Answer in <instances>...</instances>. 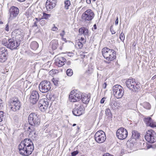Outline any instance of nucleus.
<instances>
[{
	"instance_id": "59",
	"label": "nucleus",
	"mask_w": 156,
	"mask_h": 156,
	"mask_svg": "<svg viewBox=\"0 0 156 156\" xmlns=\"http://www.w3.org/2000/svg\"><path fill=\"white\" fill-rule=\"evenodd\" d=\"M84 40V38H83L81 37V39L80 40H79L78 41H81L82 42V41H83Z\"/></svg>"
},
{
	"instance_id": "48",
	"label": "nucleus",
	"mask_w": 156,
	"mask_h": 156,
	"mask_svg": "<svg viewBox=\"0 0 156 156\" xmlns=\"http://www.w3.org/2000/svg\"><path fill=\"white\" fill-rule=\"evenodd\" d=\"M31 134H30L29 135L30 136V137H32L31 136L32 134H34V136L33 135L32 136L34 138H36L37 136V135L36 134V133L34 132V131H32V132H31Z\"/></svg>"
},
{
	"instance_id": "25",
	"label": "nucleus",
	"mask_w": 156,
	"mask_h": 156,
	"mask_svg": "<svg viewBox=\"0 0 156 156\" xmlns=\"http://www.w3.org/2000/svg\"><path fill=\"white\" fill-rule=\"evenodd\" d=\"M51 44L53 50L56 49L58 46V41L56 40H53L51 43Z\"/></svg>"
},
{
	"instance_id": "7",
	"label": "nucleus",
	"mask_w": 156,
	"mask_h": 156,
	"mask_svg": "<svg viewBox=\"0 0 156 156\" xmlns=\"http://www.w3.org/2000/svg\"><path fill=\"white\" fill-rule=\"evenodd\" d=\"M156 133L154 130L152 129L149 130L145 135L144 138L147 142L153 143L156 141Z\"/></svg>"
},
{
	"instance_id": "43",
	"label": "nucleus",
	"mask_w": 156,
	"mask_h": 156,
	"mask_svg": "<svg viewBox=\"0 0 156 156\" xmlns=\"http://www.w3.org/2000/svg\"><path fill=\"white\" fill-rule=\"evenodd\" d=\"M84 32L83 33V34L84 36L88 35V32H89L87 28H86L85 27H84Z\"/></svg>"
},
{
	"instance_id": "56",
	"label": "nucleus",
	"mask_w": 156,
	"mask_h": 156,
	"mask_svg": "<svg viewBox=\"0 0 156 156\" xmlns=\"http://www.w3.org/2000/svg\"><path fill=\"white\" fill-rule=\"evenodd\" d=\"M107 86V84L106 83H104L102 86V87L104 89L106 88Z\"/></svg>"
},
{
	"instance_id": "24",
	"label": "nucleus",
	"mask_w": 156,
	"mask_h": 156,
	"mask_svg": "<svg viewBox=\"0 0 156 156\" xmlns=\"http://www.w3.org/2000/svg\"><path fill=\"white\" fill-rule=\"evenodd\" d=\"M93 71V67L91 65H89L88 69L86 70L85 74L86 75H89L91 74Z\"/></svg>"
},
{
	"instance_id": "16",
	"label": "nucleus",
	"mask_w": 156,
	"mask_h": 156,
	"mask_svg": "<svg viewBox=\"0 0 156 156\" xmlns=\"http://www.w3.org/2000/svg\"><path fill=\"white\" fill-rule=\"evenodd\" d=\"M84 108L82 105H80L79 107H76L73 110V114L76 116H80L84 113Z\"/></svg>"
},
{
	"instance_id": "5",
	"label": "nucleus",
	"mask_w": 156,
	"mask_h": 156,
	"mask_svg": "<svg viewBox=\"0 0 156 156\" xmlns=\"http://www.w3.org/2000/svg\"><path fill=\"white\" fill-rule=\"evenodd\" d=\"M51 86V84L49 81L45 80L40 83L39 86V89L41 92L45 93L50 90Z\"/></svg>"
},
{
	"instance_id": "21",
	"label": "nucleus",
	"mask_w": 156,
	"mask_h": 156,
	"mask_svg": "<svg viewBox=\"0 0 156 156\" xmlns=\"http://www.w3.org/2000/svg\"><path fill=\"white\" fill-rule=\"evenodd\" d=\"M109 106L112 109L115 110L116 109L117 106V103L116 102L115 99V98H112L111 99Z\"/></svg>"
},
{
	"instance_id": "23",
	"label": "nucleus",
	"mask_w": 156,
	"mask_h": 156,
	"mask_svg": "<svg viewBox=\"0 0 156 156\" xmlns=\"http://www.w3.org/2000/svg\"><path fill=\"white\" fill-rule=\"evenodd\" d=\"M38 44L36 41L32 42L30 45V47L31 48L34 50H36L38 47Z\"/></svg>"
},
{
	"instance_id": "61",
	"label": "nucleus",
	"mask_w": 156,
	"mask_h": 156,
	"mask_svg": "<svg viewBox=\"0 0 156 156\" xmlns=\"http://www.w3.org/2000/svg\"><path fill=\"white\" fill-rule=\"evenodd\" d=\"M18 1L20 2H23V1H25L26 0H17Z\"/></svg>"
},
{
	"instance_id": "39",
	"label": "nucleus",
	"mask_w": 156,
	"mask_h": 156,
	"mask_svg": "<svg viewBox=\"0 0 156 156\" xmlns=\"http://www.w3.org/2000/svg\"><path fill=\"white\" fill-rule=\"evenodd\" d=\"M144 107L147 109H150L151 108V106L149 103L146 102L144 104Z\"/></svg>"
},
{
	"instance_id": "29",
	"label": "nucleus",
	"mask_w": 156,
	"mask_h": 156,
	"mask_svg": "<svg viewBox=\"0 0 156 156\" xmlns=\"http://www.w3.org/2000/svg\"><path fill=\"white\" fill-rule=\"evenodd\" d=\"M38 106L40 110L43 112L45 111L48 108L46 106H43L41 105V103H39Z\"/></svg>"
},
{
	"instance_id": "40",
	"label": "nucleus",
	"mask_w": 156,
	"mask_h": 156,
	"mask_svg": "<svg viewBox=\"0 0 156 156\" xmlns=\"http://www.w3.org/2000/svg\"><path fill=\"white\" fill-rule=\"evenodd\" d=\"M52 81L55 85L57 86L59 81L57 79L55 78H53L52 79Z\"/></svg>"
},
{
	"instance_id": "54",
	"label": "nucleus",
	"mask_w": 156,
	"mask_h": 156,
	"mask_svg": "<svg viewBox=\"0 0 156 156\" xmlns=\"http://www.w3.org/2000/svg\"><path fill=\"white\" fill-rule=\"evenodd\" d=\"M103 156H113V155H111L108 153H106L104 154Z\"/></svg>"
},
{
	"instance_id": "30",
	"label": "nucleus",
	"mask_w": 156,
	"mask_h": 156,
	"mask_svg": "<svg viewBox=\"0 0 156 156\" xmlns=\"http://www.w3.org/2000/svg\"><path fill=\"white\" fill-rule=\"evenodd\" d=\"M39 103H41L43 106H46L47 108L48 107V102L47 99H41L39 101Z\"/></svg>"
},
{
	"instance_id": "35",
	"label": "nucleus",
	"mask_w": 156,
	"mask_h": 156,
	"mask_svg": "<svg viewBox=\"0 0 156 156\" xmlns=\"http://www.w3.org/2000/svg\"><path fill=\"white\" fill-rule=\"evenodd\" d=\"M66 73L67 76H70L73 75V70L71 69H69L66 70Z\"/></svg>"
},
{
	"instance_id": "53",
	"label": "nucleus",
	"mask_w": 156,
	"mask_h": 156,
	"mask_svg": "<svg viewBox=\"0 0 156 156\" xmlns=\"http://www.w3.org/2000/svg\"><path fill=\"white\" fill-rule=\"evenodd\" d=\"M65 32L64 30H63L62 31V33L60 34V35L61 37H63L64 34H65Z\"/></svg>"
},
{
	"instance_id": "52",
	"label": "nucleus",
	"mask_w": 156,
	"mask_h": 156,
	"mask_svg": "<svg viewBox=\"0 0 156 156\" xmlns=\"http://www.w3.org/2000/svg\"><path fill=\"white\" fill-rule=\"evenodd\" d=\"M42 19H41L40 18H35V20L38 23V22H40V21H41V20Z\"/></svg>"
},
{
	"instance_id": "63",
	"label": "nucleus",
	"mask_w": 156,
	"mask_h": 156,
	"mask_svg": "<svg viewBox=\"0 0 156 156\" xmlns=\"http://www.w3.org/2000/svg\"><path fill=\"white\" fill-rule=\"evenodd\" d=\"M76 124H75V123H74L73 124V126H76Z\"/></svg>"
},
{
	"instance_id": "42",
	"label": "nucleus",
	"mask_w": 156,
	"mask_h": 156,
	"mask_svg": "<svg viewBox=\"0 0 156 156\" xmlns=\"http://www.w3.org/2000/svg\"><path fill=\"white\" fill-rule=\"evenodd\" d=\"M4 112L2 111H0V122L2 121L4 117Z\"/></svg>"
},
{
	"instance_id": "44",
	"label": "nucleus",
	"mask_w": 156,
	"mask_h": 156,
	"mask_svg": "<svg viewBox=\"0 0 156 156\" xmlns=\"http://www.w3.org/2000/svg\"><path fill=\"white\" fill-rule=\"evenodd\" d=\"M110 31L111 32L112 34H115V32L113 29V25H111L110 27Z\"/></svg>"
},
{
	"instance_id": "8",
	"label": "nucleus",
	"mask_w": 156,
	"mask_h": 156,
	"mask_svg": "<svg viewBox=\"0 0 156 156\" xmlns=\"http://www.w3.org/2000/svg\"><path fill=\"white\" fill-rule=\"evenodd\" d=\"M94 14L90 9H88L83 13L82 15V19L85 22L91 21L94 18Z\"/></svg>"
},
{
	"instance_id": "10",
	"label": "nucleus",
	"mask_w": 156,
	"mask_h": 156,
	"mask_svg": "<svg viewBox=\"0 0 156 156\" xmlns=\"http://www.w3.org/2000/svg\"><path fill=\"white\" fill-rule=\"evenodd\" d=\"M19 9L16 7L13 6L10 8L8 13V20L9 21L16 17L19 13Z\"/></svg>"
},
{
	"instance_id": "37",
	"label": "nucleus",
	"mask_w": 156,
	"mask_h": 156,
	"mask_svg": "<svg viewBox=\"0 0 156 156\" xmlns=\"http://www.w3.org/2000/svg\"><path fill=\"white\" fill-rule=\"evenodd\" d=\"M51 16V14L46 13L45 12L43 13V16L42 19H48Z\"/></svg>"
},
{
	"instance_id": "19",
	"label": "nucleus",
	"mask_w": 156,
	"mask_h": 156,
	"mask_svg": "<svg viewBox=\"0 0 156 156\" xmlns=\"http://www.w3.org/2000/svg\"><path fill=\"white\" fill-rule=\"evenodd\" d=\"M113 49H110L108 48H104L102 50V53L103 57L106 59L108 55H110Z\"/></svg>"
},
{
	"instance_id": "11",
	"label": "nucleus",
	"mask_w": 156,
	"mask_h": 156,
	"mask_svg": "<svg viewBox=\"0 0 156 156\" xmlns=\"http://www.w3.org/2000/svg\"><path fill=\"white\" fill-rule=\"evenodd\" d=\"M128 135V132L124 128H120L118 129L116 132L117 137L120 140L125 139Z\"/></svg>"
},
{
	"instance_id": "45",
	"label": "nucleus",
	"mask_w": 156,
	"mask_h": 156,
	"mask_svg": "<svg viewBox=\"0 0 156 156\" xmlns=\"http://www.w3.org/2000/svg\"><path fill=\"white\" fill-rule=\"evenodd\" d=\"M84 27H82L80 28L79 29V33L80 34H83V33L84 32Z\"/></svg>"
},
{
	"instance_id": "20",
	"label": "nucleus",
	"mask_w": 156,
	"mask_h": 156,
	"mask_svg": "<svg viewBox=\"0 0 156 156\" xmlns=\"http://www.w3.org/2000/svg\"><path fill=\"white\" fill-rule=\"evenodd\" d=\"M81 99L83 103L85 104H87L90 99V96H89L87 94H83L81 93Z\"/></svg>"
},
{
	"instance_id": "50",
	"label": "nucleus",
	"mask_w": 156,
	"mask_h": 156,
	"mask_svg": "<svg viewBox=\"0 0 156 156\" xmlns=\"http://www.w3.org/2000/svg\"><path fill=\"white\" fill-rule=\"evenodd\" d=\"M54 26L52 28V30L53 31H56L58 30L57 27H55V24H54Z\"/></svg>"
},
{
	"instance_id": "14",
	"label": "nucleus",
	"mask_w": 156,
	"mask_h": 156,
	"mask_svg": "<svg viewBox=\"0 0 156 156\" xmlns=\"http://www.w3.org/2000/svg\"><path fill=\"white\" fill-rule=\"evenodd\" d=\"M39 97L37 91L34 90L32 91L29 99L30 102L33 104H35L38 100Z\"/></svg>"
},
{
	"instance_id": "46",
	"label": "nucleus",
	"mask_w": 156,
	"mask_h": 156,
	"mask_svg": "<svg viewBox=\"0 0 156 156\" xmlns=\"http://www.w3.org/2000/svg\"><path fill=\"white\" fill-rule=\"evenodd\" d=\"M79 151H74L71 153V155L72 156H75L77 154H78Z\"/></svg>"
},
{
	"instance_id": "47",
	"label": "nucleus",
	"mask_w": 156,
	"mask_h": 156,
	"mask_svg": "<svg viewBox=\"0 0 156 156\" xmlns=\"http://www.w3.org/2000/svg\"><path fill=\"white\" fill-rule=\"evenodd\" d=\"M46 23V21L45 20H43L40 21V25L42 26H44Z\"/></svg>"
},
{
	"instance_id": "32",
	"label": "nucleus",
	"mask_w": 156,
	"mask_h": 156,
	"mask_svg": "<svg viewBox=\"0 0 156 156\" xmlns=\"http://www.w3.org/2000/svg\"><path fill=\"white\" fill-rule=\"evenodd\" d=\"M83 43L80 41H78L76 44L75 46L77 48H81L83 46Z\"/></svg>"
},
{
	"instance_id": "55",
	"label": "nucleus",
	"mask_w": 156,
	"mask_h": 156,
	"mask_svg": "<svg viewBox=\"0 0 156 156\" xmlns=\"http://www.w3.org/2000/svg\"><path fill=\"white\" fill-rule=\"evenodd\" d=\"M118 19H119L118 17H117L116 18V20L115 21V25H117L118 24V21H119Z\"/></svg>"
},
{
	"instance_id": "34",
	"label": "nucleus",
	"mask_w": 156,
	"mask_h": 156,
	"mask_svg": "<svg viewBox=\"0 0 156 156\" xmlns=\"http://www.w3.org/2000/svg\"><path fill=\"white\" fill-rule=\"evenodd\" d=\"M46 2L48 3V4H52V6L53 5L55 6L56 3V0H47Z\"/></svg>"
},
{
	"instance_id": "33",
	"label": "nucleus",
	"mask_w": 156,
	"mask_h": 156,
	"mask_svg": "<svg viewBox=\"0 0 156 156\" xmlns=\"http://www.w3.org/2000/svg\"><path fill=\"white\" fill-rule=\"evenodd\" d=\"M65 8L66 9H69V7L70 5V1L69 0H66L64 2Z\"/></svg>"
},
{
	"instance_id": "2",
	"label": "nucleus",
	"mask_w": 156,
	"mask_h": 156,
	"mask_svg": "<svg viewBox=\"0 0 156 156\" xmlns=\"http://www.w3.org/2000/svg\"><path fill=\"white\" fill-rule=\"evenodd\" d=\"M2 44L7 48L13 50L16 49L20 45V43L13 38H8L7 39L6 38H4L2 40Z\"/></svg>"
},
{
	"instance_id": "18",
	"label": "nucleus",
	"mask_w": 156,
	"mask_h": 156,
	"mask_svg": "<svg viewBox=\"0 0 156 156\" xmlns=\"http://www.w3.org/2000/svg\"><path fill=\"white\" fill-rule=\"evenodd\" d=\"M66 61V59L63 57L58 56L55 58L54 64L56 66L61 67L65 64Z\"/></svg>"
},
{
	"instance_id": "1",
	"label": "nucleus",
	"mask_w": 156,
	"mask_h": 156,
	"mask_svg": "<svg viewBox=\"0 0 156 156\" xmlns=\"http://www.w3.org/2000/svg\"><path fill=\"white\" fill-rule=\"evenodd\" d=\"M34 148L33 143L30 139H26L22 141L18 146L20 154L23 156L30 154Z\"/></svg>"
},
{
	"instance_id": "13",
	"label": "nucleus",
	"mask_w": 156,
	"mask_h": 156,
	"mask_svg": "<svg viewBox=\"0 0 156 156\" xmlns=\"http://www.w3.org/2000/svg\"><path fill=\"white\" fill-rule=\"evenodd\" d=\"M10 104L11 106L10 108L14 112L19 110L21 105L20 101L17 98L14 99L11 101Z\"/></svg>"
},
{
	"instance_id": "64",
	"label": "nucleus",
	"mask_w": 156,
	"mask_h": 156,
	"mask_svg": "<svg viewBox=\"0 0 156 156\" xmlns=\"http://www.w3.org/2000/svg\"><path fill=\"white\" fill-rule=\"evenodd\" d=\"M3 23V22L2 21H0V24H2Z\"/></svg>"
},
{
	"instance_id": "38",
	"label": "nucleus",
	"mask_w": 156,
	"mask_h": 156,
	"mask_svg": "<svg viewBox=\"0 0 156 156\" xmlns=\"http://www.w3.org/2000/svg\"><path fill=\"white\" fill-rule=\"evenodd\" d=\"M6 56L0 55V62H4L6 60Z\"/></svg>"
},
{
	"instance_id": "3",
	"label": "nucleus",
	"mask_w": 156,
	"mask_h": 156,
	"mask_svg": "<svg viewBox=\"0 0 156 156\" xmlns=\"http://www.w3.org/2000/svg\"><path fill=\"white\" fill-rule=\"evenodd\" d=\"M138 83L135 81L134 79H129L126 81L127 87L130 90L134 92L138 91L140 88Z\"/></svg>"
},
{
	"instance_id": "9",
	"label": "nucleus",
	"mask_w": 156,
	"mask_h": 156,
	"mask_svg": "<svg viewBox=\"0 0 156 156\" xmlns=\"http://www.w3.org/2000/svg\"><path fill=\"white\" fill-rule=\"evenodd\" d=\"M94 137L96 141L100 144L104 142L106 139L105 133L102 130H100L96 133Z\"/></svg>"
},
{
	"instance_id": "22",
	"label": "nucleus",
	"mask_w": 156,
	"mask_h": 156,
	"mask_svg": "<svg viewBox=\"0 0 156 156\" xmlns=\"http://www.w3.org/2000/svg\"><path fill=\"white\" fill-rule=\"evenodd\" d=\"M116 52L113 50L110 55H108L109 56L108 57L106 60L110 61H113L116 58Z\"/></svg>"
},
{
	"instance_id": "17",
	"label": "nucleus",
	"mask_w": 156,
	"mask_h": 156,
	"mask_svg": "<svg viewBox=\"0 0 156 156\" xmlns=\"http://www.w3.org/2000/svg\"><path fill=\"white\" fill-rule=\"evenodd\" d=\"M143 121L147 126L152 128L156 127V122L150 117L144 118Z\"/></svg>"
},
{
	"instance_id": "49",
	"label": "nucleus",
	"mask_w": 156,
	"mask_h": 156,
	"mask_svg": "<svg viewBox=\"0 0 156 156\" xmlns=\"http://www.w3.org/2000/svg\"><path fill=\"white\" fill-rule=\"evenodd\" d=\"M5 29L6 31H9V25L8 24H7L6 25Z\"/></svg>"
},
{
	"instance_id": "41",
	"label": "nucleus",
	"mask_w": 156,
	"mask_h": 156,
	"mask_svg": "<svg viewBox=\"0 0 156 156\" xmlns=\"http://www.w3.org/2000/svg\"><path fill=\"white\" fill-rule=\"evenodd\" d=\"M120 39L122 41H123L125 39V36L124 34L122 33H121L120 35Z\"/></svg>"
},
{
	"instance_id": "62",
	"label": "nucleus",
	"mask_w": 156,
	"mask_h": 156,
	"mask_svg": "<svg viewBox=\"0 0 156 156\" xmlns=\"http://www.w3.org/2000/svg\"><path fill=\"white\" fill-rule=\"evenodd\" d=\"M67 64L68 65H69L70 64V62H67Z\"/></svg>"
},
{
	"instance_id": "15",
	"label": "nucleus",
	"mask_w": 156,
	"mask_h": 156,
	"mask_svg": "<svg viewBox=\"0 0 156 156\" xmlns=\"http://www.w3.org/2000/svg\"><path fill=\"white\" fill-rule=\"evenodd\" d=\"M12 35L15 36V40L20 42L23 41V33L19 29L16 30L12 33Z\"/></svg>"
},
{
	"instance_id": "31",
	"label": "nucleus",
	"mask_w": 156,
	"mask_h": 156,
	"mask_svg": "<svg viewBox=\"0 0 156 156\" xmlns=\"http://www.w3.org/2000/svg\"><path fill=\"white\" fill-rule=\"evenodd\" d=\"M106 115L108 116V117L110 118H112V115L111 112V110L109 108H107L105 111Z\"/></svg>"
},
{
	"instance_id": "57",
	"label": "nucleus",
	"mask_w": 156,
	"mask_h": 156,
	"mask_svg": "<svg viewBox=\"0 0 156 156\" xmlns=\"http://www.w3.org/2000/svg\"><path fill=\"white\" fill-rule=\"evenodd\" d=\"M2 100L1 99H0V108L2 107Z\"/></svg>"
},
{
	"instance_id": "51",
	"label": "nucleus",
	"mask_w": 156,
	"mask_h": 156,
	"mask_svg": "<svg viewBox=\"0 0 156 156\" xmlns=\"http://www.w3.org/2000/svg\"><path fill=\"white\" fill-rule=\"evenodd\" d=\"M106 99V98L105 97H103L102 98V99L101 100V104H103L104 103L105 100Z\"/></svg>"
},
{
	"instance_id": "60",
	"label": "nucleus",
	"mask_w": 156,
	"mask_h": 156,
	"mask_svg": "<svg viewBox=\"0 0 156 156\" xmlns=\"http://www.w3.org/2000/svg\"><path fill=\"white\" fill-rule=\"evenodd\" d=\"M94 27L95 30H96L97 29V27L96 24L94 25Z\"/></svg>"
},
{
	"instance_id": "28",
	"label": "nucleus",
	"mask_w": 156,
	"mask_h": 156,
	"mask_svg": "<svg viewBox=\"0 0 156 156\" xmlns=\"http://www.w3.org/2000/svg\"><path fill=\"white\" fill-rule=\"evenodd\" d=\"M48 4V3L46 2L45 4V7L47 10L48 11H50L53 8H54L55 6L54 5L52 6V4Z\"/></svg>"
},
{
	"instance_id": "6",
	"label": "nucleus",
	"mask_w": 156,
	"mask_h": 156,
	"mask_svg": "<svg viewBox=\"0 0 156 156\" xmlns=\"http://www.w3.org/2000/svg\"><path fill=\"white\" fill-rule=\"evenodd\" d=\"M113 91L114 95L118 99L121 98L124 93L123 88L119 85H115L113 87Z\"/></svg>"
},
{
	"instance_id": "4",
	"label": "nucleus",
	"mask_w": 156,
	"mask_h": 156,
	"mask_svg": "<svg viewBox=\"0 0 156 156\" xmlns=\"http://www.w3.org/2000/svg\"><path fill=\"white\" fill-rule=\"evenodd\" d=\"M29 124L31 126H37L40 123V119L38 118V115L35 113H31L28 117Z\"/></svg>"
},
{
	"instance_id": "27",
	"label": "nucleus",
	"mask_w": 156,
	"mask_h": 156,
	"mask_svg": "<svg viewBox=\"0 0 156 156\" xmlns=\"http://www.w3.org/2000/svg\"><path fill=\"white\" fill-rule=\"evenodd\" d=\"M7 54V49L5 47L0 48V55L6 56Z\"/></svg>"
},
{
	"instance_id": "36",
	"label": "nucleus",
	"mask_w": 156,
	"mask_h": 156,
	"mask_svg": "<svg viewBox=\"0 0 156 156\" xmlns=\"http://www.w3.org/2000/svg\"><path fill=\"white\" fill-rule=\"evenodd\" d=\"M33 21H34V23L33 24V25L32 26V28L33 29H35V27H36L37 29H38V27L37 25V23L38 22L36 21L35 20H34ZM39 30L37 31H36V32H38Z\"/></svg>"
},
{
	"instance_id": "12",
	"label": "nucleus",
	"mask_w": 156,
	"mask_h": 156,
	"mask_svg": "<svg viewBox=\"0 0 156 156\" xmlns=\"http://www.w3.org/2000/svg\"><path fill=\"white\" fill-rule=\"evenodd\" d=\"M81 97V92H79L76 93H73V91H72L69 95V98L70 101L74 102L80 100Z\"/></svg>"
},
{
	"instance_id": "58",
	"label": "nucleus",
	"mask_w": 156,
	"mask_h": 156,
	"mask_svg": "<svg viewBox=\"0 0 156 156\" xmlns=\"http://www.w3.org/2000/svg\"><path fill=\"white\" fill-rule=\"evenodd\" d=\"M86 2L88 4H90L91 3L90 0H86Z\"/></svg>"
},
{
	"instance_id": "26",
	"label": "nucleus",
	"mask_w": 156,
	"mask_h": 156,
	"mask_svg": "<svg viewBox=\"0 0 156 156\" xmlns=\"http://www.w3.org/2000/svg\"><path fill=\"white\" fill-rule=\"evenodd\" d=\"M132 137L133 139H136L139 137L140 133H139L137 131L134 130L132 132Z\"/></svg>"
}]
</instances>
